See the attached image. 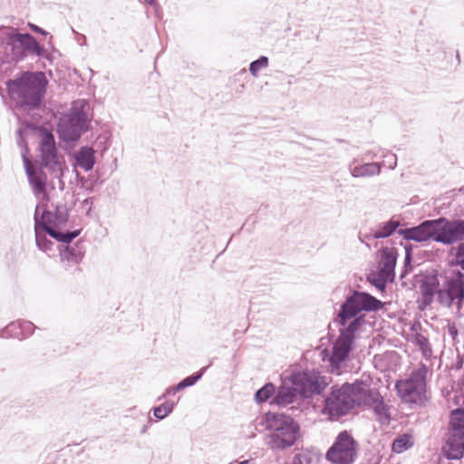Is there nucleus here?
<instances>
[{
	"instance_id": "1",
	"label": "nucleus",
	"mask_w": 464,
	"mask_h": 464,
	"mask_svg": "<svg viewBox=\"0 0 464 464\" xmlns=\"http://www.w3.org/2000/svg\"><path fill=\"white\" fill-rule=\"evenodd\" d=\"M405 240L418 243L433 240L446 246L464 241V219L449 220L446 218L429 219L409 228L399 229Z\"/></svg>"
},
{
	"instance_id": "2",
	"label": "nucleus",
	"mask_w": 464,
	"mask_h": 464,
	"mask_svg": "<svg viewBox=\"0 0 464 464\" xmlns=\"http://www.w3.org/2000/svg\"><path fill=\"white\" fill-rule=\"evenodd\" d=\"M44 53V48L30 34H21L14 27H0V63L28 55L40 57Z\"/></svg>"
},
{
	"instance_id": "3",
	"label": "nucleus",
	"mask_w": 464,
	"mask_h": 464,
	"mask_svg": "<svg viewBox=\"0 0 464 464\" xmlns=\"http://www.w3.org/2000/svg\"><path fill=\"white\" fill-rule=\"evenodd\" d=\"M47 80L44 72H24L20 78L7 82L8 93L20 107L38 108L42 102Z\"/></svg>"
},
{
	"instance_id": "4",
	"label": "nucleus",
	"mask_w": 464,
	"mask_h": 464,
	"mask_svg": "<svg viewBox=\"0 0 464 464\" xmlns=\"http://www.w3.org/2000/svg\"><path fill=\"white\" fill-rule=\"evenodd\" d=\"M39 209L40 206H37L34 213V226L46 227L48 235L58 242L68 244L79 235V230L61 231L68 221V211L65 205H52L50 208L43 210L41 217L38 215Z\"/></svg>"
},
{
	"instance_id": "5",
	"label": "nucleus",
	"mask_w": 464,
	"mask_h": 464,
	"mask_svg": "<svg viewBox=\"0 0 464 464\" xmlns=\"http://www.w3.org/2000/svg\"><path fill=\"white\" fill-rule=\"evenodd\" d=\"M268 425L270 432L266 437V444L273 450L292 447L299 437L300 426L290 416L273 414Z\"/></svg>"
},
{
	"instance_id": "6",
	"label": "nucleus",
	"mask_w": 464,
	"mask_h": 464,
	"mask_svg": "<svg viewBox=\"0 0 464 464\" xmlns=\"http://www.w3.org/2000/svg\"><path fill=\"white\" fill-rule=\"evenodd\" d=\"M90 105L85 100H78L72 103L70 111L60 120L59 135L66 142L78 140L88 130Z\"/></svg>"
},
{
	"instance_id": "7",
	"label": "nucleus",
	"mask_w": 464,
	"mask_h": 464,
	"mask_svg": "<svg viewBox=\"0 0 464 464\" xmlns=\"http://www.w3.org/2000/svg\"><path fill=\"white\" fill-rule=\"evenodd\" d=\"M351 385L353 386L354 407L359 406L371 409L381 424H389L391 420V406L385 403L380 392L375 388H371L362 382H356Z\"/></svg>"
},
{
	"instance_id": "8",
	"label": "nucleus",
	"mask_w": 464,
	"mask_h": 464,
	"mask_svg": "<svg viewBox=\"0 0 464 464\" xmlns=\"http://www.w3.org/2000/svg\"><path fill=\"white\" fill-rule=\"evenodd\" d=\"M382 306V301L370 294L352 291L341 305L338 314L339 323L342 326H345L355 318H362L364 321L363 317L360 316L362 312L377 311Z\"/></svg>"
},
{
	"instance_id": "9",
	"label": "nucleus",
	"mask_w": 464,
	"mask_h": 464,
	"mask_svg": "<svg viewBox=\"0 0 464 464\" xmlns=\"http://www.w3.org/2000/svg\"><path fill=\"white\" fill-rule=\"evenodd\" d=\"M437 302L442 307L460 313L464 306V274L453 272L440 285Z\"/></svg>"
},
{
	"instance_id": "10",
	"label": "nucleus",
	"mask_w": 464,
	"mask_h": 464,
	"mask_svg": "<svg viewBox=\"0 0 464 464\" xmlns=\"http://www.w3.org/2000/svg\"><path fill=\"white\" fill-rule=\"evenodd\" d=\"M428 372V367L424 363H420L419 367L411 373L409 378L396 382L395 387L398 395L402 401L408 403H418L421 401L425 392Z\"/></svg>"
},
{
	"instance_id": "11",
	"label": "nucleus",
	"mask_w": 464,
	"mask_h": 464,
	"mask_svg": "<svg viewBox=\"0 0 464 464\" xmlns=\"http://www.w3.org/2000/svg\"><path fill=\"white\" fill-rule=\"evenodd\" d=\"M354 408L353 400V386L344 383L341 387H333L329 396L324 401L323 413L330 420H338Z\"/></svg>"
},
{
	"instance_id": "12",
	"label": "nucleus",
	"mask_w": 464,
	"mask_h": 464,
	"mask_svg": "<svg viewBox=\"0 0 464 464\" xmlns=\"http://www.w3.org/2000/svg\"><path fill=\"white\" fill-rule=\"evenodd\" d=\"M445 454L449 459H459L464 453V409L450 412Z\"/></svg>"
},
{
	"instance_id": "13",
	"label": "nucleus",
	"mask_w": 464,
	"mask_h": 464,
	"mask_svg": "<svg viewBox=\"0 0 464 464\" xmlns=\"http://www.w3.org/2000/svg\"><path fill=\"white\" fill-rule=\"evenodd\" d=\"M359 445L347 430L341 431L326 452V459L334 464H352L358 456Z\"/></svg>"
},
{
	"instance_id": "14",
	"label": "nucleus",
	"mask_w": 464,
	"mask_h": 464,
	"mask_svg": "<svg viewBox=\"0 0 464 464\" xmlns=\"http://www.w3.org/2000/svg\"><path fill=\"white\" fill-rule=\"evenodd\" d=\"M294 385L295 387L285 385L281 386L273 399V403L281 407H285L294 401L297 393L306 397L309 394L318 392L317 382L307 374L296 376Z\"/></svg>"
},
{
	"instance_id": "15",
	"label": "nucleus",
	"mask_w": 464,
	"mask_h": 464,
	"mask_svg": "<svg viewBox=\"0 0 464 464\" xmlns=\"http://www.w3.org/2000/svg\"><path fill=\"white\" fill-rule=\"evenodd\" d=\"M362 323L363 320L362 318H355L340 330V335L333 347L331 357L333 367L337 368L342 362L347 359L353 344L355 333L362 326Z\"/></svg>"
},
{
	"instance_id": "16",
	"label": "nucleus",
	"mask_w": 464,
	"mask_h": 464,
	"mask_svg": "<svg viewBox=\"0 0 464 464\" xmlns=\"http://www.w3.org/2000/svg\"><path fill=\"white\" fill-rule=\"evenodd\" d=\"M39 150L45 168L53 171L62 170L63 156L56 148L54 136L45 129L40 133Z\"/></svg>"
},
{
	"instance_id": "17",
	"label": "nucleus",
	"mask_w": 464,
	"mask_h": 464,
	"mask_svg": "<svg viewBox=\"0 0 464 464\" xmlns=\"http://www.w3.org/2000/svg\"><path fill=\"white\" fill-rule=\"evenodd\" d=\"M420 295L417 299L418 308L420 311L426 310L431 305L435 297L439 296L440 285L436 274L425 276L420 284Z\"/></svg>"
},
{
	"instance_id": "18",
	"label": "nucleus",
	"mask_w": 464,
	"mask_h": 464,
	"mask_svg": "<svg viewBox=\"0 0 464 464\" xmlns=\"http://www.w3.org/2000/svg\"><path fill=\"white\" fill-rule=\"evenodd\" d=\"M23 162L29 185L34 196L39 197L46 192V175L40 169H36L25 154H23Z\"/></svg>"
},
{
	"instance_id": "19",
	"label": "nucleus",
	"mask_w": 464,
	"mask_h": 464,
	"mask_svg": "<svg viewBox=\"0 0 464 464\" xmlns=\"http://www.w3.org/2000/svg\"><path fill=\"white\" fill-rule=\"evenodd\" d=\"M397 256L398 254L394 248L383 247L380 250V260L378 264L380 280L392 281L394 278Z\"/></svg>"
},
{
	"instance_id": "20",
	"label": "nucleus",
	"mask_w": 464,
	"mask_h": 464,
	"mask_svg": "<svg viewBox=\"0 0 464 464\" xmlns=\"http://www.w3.org/2000/svg\"><path fill=\"white\" fill-rule=\"evenodd\" d=\"M348 170L353 178H371L380 175L382 164L380 162L358 164L357 160L353 159L348 164Z\"/></svg>"
},
{
	"instance_id": "21",
	"label": "nucleus",
	"mask_w": 464,
	"mask_h": 464,
	"mask_svg": "<svg viewBox=\"0 0 464 464\" xmlns=\"http://www.w3.org/2000/svg\"><path fill=\"white\" fill-rule=\"evenodd\" d=\"M72 157L75 160V167H79L84 171L92 169L95 160V150L92 147L82 146L74 151Z\"/></svg>"
},
{
	"instance_id": "22",
	"label": "nucleus",
	"mask_w": 464,
	"mask_h": 464,
	"mask_svg": "<svg viewBox=\"0 0 464 464\" xmlns=\"http://www.w3.org/2000/svg\"><path fill=\"white\" fill-rule=\"evenodd\" d=\"M400 226L401 222L399 220L391 219L387 222L378 225V227L372 230L371 234L364 235L363 237H360V240L363 243L366 239H380L389 237L396 231Z\"/></svg>"
},
{
	"instance_id": "23",
	"label": "nucleus",
	"mask_w": 464,
	"mask_h": 464,
	"mask_svg": "<svg viewBox=\"0 0 464 464\" xmlns=\"http://www.w3.org/2000/svg\"><path fill=\"white\" fill-rule=\"evenodd\" d=\"M82 258V254L76 247L66 246L60 249V259L65 268L78 265Z\"/></svg>"
},
{
	"instance_id": "24",
	"label": "nucleus",
	"mask_w": 464,
	"mask_h": 464,
	"mask_svg": "<svg viewBox=\"0 0 464 464\" xmlns=\"http://www.w3.org/2000/svg\"><path fill=\"white\" fill-rule=\"evenodd\" d=\"M412 342L414 345L418 347L425 360L430 361L434 357L432 345L425 335L420 333H416L413 334Z\"/></svg>"
},
{
	"instance_id": "25",
	"label": "nucleus",
	"mask_w": 464,
	"mask_h": 464,
	"mask_svg": "<svg viewBox=\"0 0 464 464\" xmlns=\"http://www.w3.org/2000/svg\"><path fill=\"white\" fill-rule=\"evenodd\" d=\"M34 235L37 247L41 251L50 255V252L53 250V243L46 237V235H48V229L44 227H39L34 226Z\"/></svg>"
},
{
	"instance_id": "26",
	"label": "nucleus",
	"mask_w": 464,
	"mask_h": 464,
	"mask_svg": "<svg viewBox=\"0 0 464 464\" xmlns=\"http://www.w3.org/2000/svg\"><path fill=\"white\" fill-rule=\"evenodd\" d=\"M34 329V325L31 322L12 323L6 327V332L14 337L20 338L31 334Z\"/></svg>"
},
{
	"instance_id": "27",
	"label": "nucleus",
	"mask_w": 464,
	"mask_h": 464,
	"mask_svg": "<svg viewBox=\"0 0 464 464\" xmlns=\"http://www.w3.org/2000/svg\"><path fill=\"white\" fill-rule=\"evenodd\" d=\"M413 445L412 437L409 434H403L394 440L392 450L396 453H401Z\"/></svg>"
},
{
	"instance_id": "28",
	"label": "nucleus",
	"mask_w": 464,
	"mask_h": 464,
	"mask_svg": "<svg viewBox=\"0 0 464 464\" xmlns=\"http://www.w3.org/2000/svg\"><path fill=\"white\" fill-rule=\"evenodd\" d=\"M269 65V60L266 56H260L257 60L250 63L249 72L253 77H258L259 72L266 69Z\"/></svg>"
},
{
	"instance_id": "29",
	"label": "nucleus",
	"mask_w": 464,
	"mask_h": 464,
	"mask_svg": "<svg viewBox=\"0 0 464 464\" xmlns=\"http://www.w3.org/2000/svg\"><path fill=\"white\" fill-rule=\"evenodd\" d=\"M174 407L175 403L173 401H166L160 406L155 407L153 409V414L158 420H163L172 412Z\"/></svg>"
},
{
	"instance_id": "30",
	"label": "nucleus",
	"mask_w": 464,
	"mask_h": 464,
	"mask_svg": "<svg viewBox=\"0 0 464 464\" xmlns=\"http://www.w3.org/2000/svg\"><path fill=\"white\" fill-rule=\"evenodd\" d=\"M205 370H206V367H203L198 372L183 379L181 382H179L176 385V390L181 391L187 387H190V386L194 385L198 380L201 379Z\"/></svg>"
},
{
	"instance_id": "31",
	"label": "nucleus",
	"mask_w": 464,
	"mask_h": 464,
	"mask_svg": "<svg viewBox=\"0 0 464 464\" xmlns=\"http://www.w3.org/2000/svg\"><path fill=\"white\" fill-rule=\"evenodd\" d=\"M275 392V386L272 383H266L259 389L255 395L257 402H264L267 401Z\"/></svg>"
},
{
	"instance_id": "32",
	"label": "nucleus",
	"mask_w": 464,
	"mask_h": 464,
	"mask_svg": "<svg viewBox=\"0 0 464 464\" xmlns=\"http://www.w3.org/2000/svg\"><path fill=\"white\" fill-rule=\"evenodd\" d=\"M382 157L384 158V160L381 163L382 168L387 167L391 169H395L397 166V156L395 154L387 151L382 154Z\"/></svg>"
},
{
	"instance_id": "33",
	"label": "nucleus",
	"mask_w": 464,
	"mask_h": 464,
	"mask_svg": "<svg viewBox=\"0 0 464 464\" xmlns=\"http://www.w3.org/2000/svg\"><path fill=\"white\" fill-rule=\"evenodd\" d=\"M459 244L456 247L455 257H456L457 264L462 269H464V242L463 241H459Z\"/></svg>"
},
{
	"instance_id": "34",
	"label": "nucleus",
	"mask_w": 464,
	"mask_h": 464,
	"mask_svg": "<svg viewBox=\"0 0 464 464\" xmlns=\"http://www.w3.org/2000/svg\"><path fill=\"white\" fill-rule=\"evenodd\" d=\"M178 392H179V390H176V385L169 387L166 390V392H164V394L162 395V397H166V396H169V395H171V394H175Z\"/></svg>"
},
{
	"instance_id": "35",
	"label": "nucleus",
	"mask_w": 464,
	"mask_h": 464,
	"mask_svg": "<svg viewBox=\"0 0 464 464\" xmlns=\"http://www.w3.org/2000/svg\"><path fill=\"white\" fill-rule=\"evenodd\" d=\"M30 27L32 28L33 31H34L35 33H39V34H42L44 35L47 34V33L42 29L41 27H39L38 25H35V24H30Z\"/></svg>"
},
{
	"instance_id": "36",
	"label": "nucleus",
	"mask_w": 464,
	"mask_h": 464,
	"mask_svg": "<svg viewBox=\"0 0 464 464\" xmlns=\"http://www.w3.org/2000/svg\"><path fill=\"white\" fill-rule=\"evenodd\" d=\"M377 156H378V153L373 150H368L365 153V157L370 158V159H374Z\"/></svg>"
},
{
	"instance_id": "37",
	"label": "nucleus",
	"mask_w": 464,
	"mask_h": 464,
	"mask_svg": "<svg viewBox=\"0 0 464 464\" xmlns=\"http://www.w3.org/2000/svg\"><path fill=\"white\" fill-rule=\"evenodd\" d=\"M411 260V252L408 251V253L405 254V264L410 263Z\"/></svg>"
},
{
	"instance_id": "38",
	"label": "nucleus",
	"mask_w": 464,
	"mask_h": 464,
	"mask_svg": "<svg viewBox=\"0 0 464 464\" xmlns=\"http://www.w3.org/2000/svg\"><path fill=\"white\" fill-rule=\"evenodd\" d=\"M381 281H382L381 283L376 284V286H377L378 288H380V289H384V287H385V282H386V281H382V280H381Z\"/></svg>"
},
{
	"instance_id": "39",
	"label": "nucleus",
	"mask_w": 464,
	"mask_h": 464,
	"mask_svg": "<svg viewBox=\"0 0 464 464\" xmlns=\"http://www.w3.org/2000/svg\"><path fill=\"white\" fill-rule=\"evenodd\" d=\"M411 248H412L411 245H405L404 246L405 254H407L408 251L411 253Z\"/></svg>"
},
{
	"instance_id": "40",
	"label": "nucleus",
	"mask_w": 464,
	"mask_h": 464,
	"mask_svg": "<svg viewBox=\"0 0 464 464\" xmlns=\"http://www.w3.org/2000/svg\"><path fill=\"white\" fill-rule=\"evenodd\" d=\"M450 334L451 335H456L457 334V330H456V328L454 326L450 328Z\"/></svg>"
},
{
	"instance_id": "41",
	"label": "nucleus",
	"mask_w": 464,
	"mask_h": 464,
	"mask_svg": "<svg viewBox=\"0 0 464 464\" xmlns=\"http://www.w3.org/2000/svg\"><path fill=\"white\" fill-rule=\"evenodd\" d=\"M238 464H250V461L249 460H243V461L239 462Z\"/></svg>"
},
{
	"instance_id": "42",
	"label": "nucleus",
	"mask_w": 464,
	"mask_h": 464,
	"mask_svg": "<svg viewBox=\"0 0 464 464\" xmlns=\"http://www.w3.org/2000/svg\"><path fill=\"white\" fill-rule=\"evenodd\" d=\"M146 430H147V427H146V426H144V427L142 428V430H141V432H142V433H144V432H146Z\"/></svg>"
},
{
	"instance_id": "43",
	"label": "nucleus",
	"mask_w": 464,
	"mask_h": 464,
	"mask_svg": "<svg viewBox=\"0 0 464 464\" xmlns=\"http://www.w3.org/2000/svg\"><path fill=\"white\" fill-rule=\"evenodd\" d=\"M148 4H152L154 0H144Z\"/></svg>"
}]
</instances>
